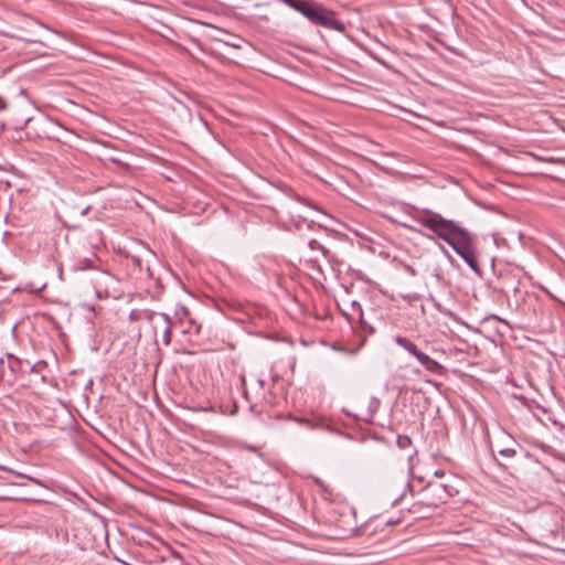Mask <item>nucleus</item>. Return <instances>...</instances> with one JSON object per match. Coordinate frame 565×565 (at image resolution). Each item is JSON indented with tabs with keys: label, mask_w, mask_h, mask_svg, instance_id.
<instances>
[{
	"label": "nucleus",
	"mask_w": 565,
	"mask_h": 565,
	"mask_svg": "<svg viewBox=\"0 0 565 565\" xmlns=\"http://www.w3.org/2000/svg\"><path fill=\"white\" fill-rule=\"evenodd\" d=\"M422 224L443 238L451 247H470L476 244L473 235L466 228L440 216L439 214H428L423 216Z\"/></svg>",
	"instance_id": "obj_1"
},
{
	"label": "nucleus",
	"mask_w": 565,
	"mask_h": 565,
	"mask_svg": "<svg viewBox=\"0 0 565 565\" xmlns=\"http://www.w3.org/2000/svg\"><path fill=\"white\" fill-rule=\"evenodd\" d=\"M296 11L305 15L308 20L317 25L337 28L338 21L334 14L315 1L301 0L299 3V9Z\"/></svg>",
	"instance_id": "obj_2"
},
{
	"label": "nucleus",
	"mask_w": 565,
	"mask_h": 565,
	"mask_svg": "<svg viewBox=\"0 0 565 565\" xmlns=\"http://www.w3.org/2000/svg\"><path fill=\"white\" fill-rule=\"evenodd\" d=\"M296 11L305 15L308 20L317 25L337 28L338 21L334 14L315 1L301 0L299 3V9Z\"/></svg>",
	"instance_id": "obj_3"
},
{
	"label": "nucleus",
	"mask_w": 565,
	"mask_h": 565,
	"mask_svg": "<svg viewBox=\"0 0 565 565\" xmlns=\"http://www.w3.org/2000/svg\"><path fill=\"white\" fill-rule=\"evenodd\" d=\"M296 11L305 15L308 20L317 25L337 28L338 21L334 14L315 1L301 0L299 3V9Z\"/></svg>",
	"instance_id": "obj_4"
},
{
	"label": "nucleus",
	"mask_w": 565,
	"mask_h": 565,
	"mask_svg": "<svg viewBox=\"0 0 565 565\" xmlns=\"http://www.w3.org/2000/svg\"><path fill=\"white\" fill-rule=\"evenodd\" d=\"M395 343L406 350L409 354H412L423 367L434 374H441L445 371V367L437 362L436 360L431 359L428 354L423 352L413 341L409 339L397 335L395 338Z\"/></svg>",
	"instance_id": "obj_5"
},
{
	"label": "nucleus",
	"mask_w": 565,
	"mask_h": 565,
	"mask_svg": "<svg viewBox=\"0 0 565 565\" xmlns=\"http://www.w3.org/2000/svg\"><path fill=\"white\" fill-rule=\"evenodd\" d=\"M457 255H459L468 265L469 267L477 273L478 275L481 274L479 266H478V256H477V249H454Z\"/></svg>",
	"instance_id": "obj_6"
},
{
	"label": "nucleus",
	"mask_w": 565,
	"mask_h": 565,
	"mask_svg": "<svg viewBox=\"0 0 565 565\" xmlns=\"http://www.w3.org/2000/svg\"><path fill=\"white\" fill-rule=\"evenodd\" d=\"M98 259V257L93 254V257H86L77 265V269L84 270V269H97V265L95 262Z\"/></svg>",
	"instance_id": "obj_7"
},
{
	"label": "nucleus",
	"mask_w": 565,
	"mask_h": 565,
	"mask_svg": "<svg viewBox=\"0 0 565 565\" xmlns=\"http://www.w3.org/2000/svg\"><path fill=\"white\" fill-rule=\"evenodd\" d=\"M499 454L503 457L511 458L515 455V450L512 448H504L499 451Z\"/></svg>",
	"instance_id": "obj_8"
},
{
	"label": "nucleus",
	"mask_w": 565,
	"mask_h": 565,
	"mask_svg": "<svg viewBox=\"0 0 565 565\" xmlns=\"http://www.w3.org/2000/svg\"><path fill=\"white\" fill-rule=\"evenodd\" d=\"M285 4L292 8L294 10L299 9V3L301 0H281Z\"/></svg>",
	"instance_id": "obj_9"
},
{
	"label": "nucleus",
	"mask_w": 565,
	"mask_h": 565,
	"mask_svg": "<svg viewBox=\"0 0 565 565\" xmlns=\"http://www.w3.org/2000/svg\"><path fill=\"white\" fill-rule=\"evenodd\" d=\"M170 337H171V330L169 327H167L164 330V334H163V342L166 345L170 344V339H171Z\"/></svg>",
	"instance_id": "obj_10"
},
{
	"label": "nucleus",
	"mask_w": 565,
	"mask_h": 565,
	"mask_svg": "<svg viewBox=\"0 0 565 565\" xmlns=\"http://www.w3.org/2000/svg\"><path fill=\"white\" fill-rule=\"evenodd\" d=\"M352 307H353V309H355V310H356V312H358V315H359V318H360V320H361V319H362V317H363V312H362V309H361L360 305H359L356 301H353V302H352Z\"/></svg>",
	"instance_id": "obj_11"
},
{
	"label": "nucleus",
	"mask_w": 565,
	"mask_h": 565,
	"mask_svg": "<svg viewBox=\"0 0 565 565\" xmlns=\"http://www.w3.org/2000/svg\"><path fill=\"white\" fill-rule=\"evenodd\" d=\"M6 108H7L6 100L0 97V111L4 110Z\"/></svg>",
	"instance_id": "obj_12"
},
{
	"label": "nucleus",
	"mask_w": 565,
	"mask_h": 565,
	"mask_svg": "<svg viewBox=\"0 0 565 565\" xmlns=\"http://www.w3.org/2000/svg\"><path fill=\"white\" fill-rule=\"evenodd\" d=\"M435 307L438 309V311L446 313V310L443 309V307L439 303H435Z\"/></svg>",
	"instance_id": "obj_13"
},
{
	"label": "nucleus",
	"mask_w": 565,
	"mask_h": 565,
	"mask_svg": "<svg viewBox=\"0 0 565 565\" xmlns=\"http://www.w3.org/2000/svg\"><path fill=\"white\" fill-rule=\"evenodd\" d=\"M320 250H321V253H322V255H323L324 257H327V256H328V254H329V249L323 248V249H320Z\"/></svg>",
	"instance_id": "obj_14"
},
{
	"label": "nucleus",
	"mask_w": 565,
	"mask_h": 565,
	"mask_svg": "<svg viewBox=\"0 0 565 565\" xmlns=\"http://www.w3.org/2000/svg\"><path fill=\"white\" fill-rule=\"evenodd\" d=\"M413 372H414V374H416V375H419V374H420V370H418V369H415Z\"/></svg>",
	"instance_id": "obj_15"
},
{
	"label": "nucleus",
	"mask_w": 565,
	"mask_h": 565,
	"mask_svg": "<svg viewBox=\"0 0 565 565\" xmlns=\"http://www.w3.org/2000/svg\"><path fill=\"white\" fill-rule=\"evenodd\" d=\"M313 243H315V241L309 242V246L313 247Z\"/></svg>",
	"instance_id": "obj_16"
},
{
	"label": "nucleus",
	"mask_w": 565,
	"mask_h": 565,
	"mask_svg": "<svg viewBox=\"0 0 565 565\" xmlns=\"http://www.w3.org/2000/svg\"><path fill=\"white\" fill-rule=\"evenodd\" d=\"M443 252L449 257L446 248H443Z\"/></svg>",
	"instance_id": "obj_17"
}]
</instances>
